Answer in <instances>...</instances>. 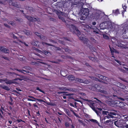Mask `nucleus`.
Returning a JSON list of instances; mask_svg holds the SVG:
<instances>
[{
  "instance_id": "obj_1",
  "label": "nucleus",
  "mask_w": 128,
  "mask_h": 128,
  "mask_svg": "<svg viewBox=\"0 0 128 128\" xmlns=\"http://www.w3.org/2000/svg\"><path fill=\"white\" fill-rule=\"evenodd\" d=\"M116 100H114L112 98H110L106 102L108 105L112 107H120L121 108L124 107V103Z\"/></svg>"
},
{
  "instance_id": "obj_2",
  "label": "nucleus",
  "mask_w": 128,
  "mask_h": 128,
  "mask_svg": "<svg viewBox=\"0 0 128 128\" xmlns=\"http://www.w3.org/2000/svg\"><path fill=\"white\" fill-rule=\"evenodd\" d=\"M68 27L70 29V31L72 32L73 33L77 34V35L80 34V32L76 26L72 24L69 25L68 26Z\"/></svg>"
},
{
  "instance_id": "obj_3",
  "label": "nucleus",
  "mask_w": 128,
  "mask_h": 128,
  "mask_svg": "<svg viewBox=\"0 0 128 128\" xmlns=\"http://www.w3.org/2000/svg\"><path fill=\"white\" fill-rule=\"evenodd\" d=\"M85 100L88 102L87 103L88 104V105L91 108L92 110L96 108L100 111H102V108H97L96 107V105H97V104L96 103H94L93 101L90 100L88 99H85Z\"/></svg>"
},
{
  "instance_id": "obj_4",
  "label": "nucleus",
  "mask_w": 128,
  "mask_h": 128,
  "mask_svg": "<svg viewBox=\"0 0 128 128\" xmlns=\"http://www.w3.org/2000/svg\"><path fill=\"white\" fill-rule=\"evenodd\" d=\"M101 12L100 11L98 10L93 13L92 15L93 18L96 20L101 19L102 18L101 16Z\"/></svg>"
},
{
  "instance_id": "obj_5",
  "label": "nucleus",
  "mask_w": 128,
  "mask_h": 128,
  "mask_svg": "<svg viewBox=\"0 0 128 128\" xmlns=\"http://www.w3.org/2000/svg\"><path fill=\"white\" fill-rule=\"evenodd\" d=\"M9 4L10 5V8H12L11 6H12L14 8H12V10H14L16 12H19V11L18 10L16 9L17 8H20V6L18 4H17L16 2H14L12 1H11L9 2Z\"/></svg>"
},
{
  "instance_id": "obj_6",
  "label": "nucleus",
  "mask_w": 128,
  "mask_h": 128,
  "mask_svg": "<svg viewBox=\"0 0 128 128\" xmlns=\"http://www.w3.org/2000/svg\"><path fill=\"white\" fill-rule=\"evenodd\" d=\"M92 88L98 90L99 92L104 89V86L101 84H96L92 86Z\"/></svg>"
},
{
  "instance_id": "obj_7",
  "label": "nucleus",
  "mask_w": 128,
  "mask_h": 128,
  "mask_svg": "<svg viewBox=\"0 0 128 128\" xmlns=\"http://www.w3.org/2000/svg\"><path fill=\"white\" fill-rule=\"evenodd\" d=\"M102 114H103L104 117L102 118V121H104L106 119H110L112 118L111 116L108 114V112L107 111L103 110Z\"/></svg>"
},
{
  "instance_id": "obj_8",
  "label": "nucleus",
  "mask_w": 128,
  "mask_h": 128,
  "mask_svg": "<svg viewBox=\"0 0 128 128\" xmlns=\"http://www.w3.org/2000/svg\"><path fill=\"white\" fill-rule=\"evenodd\" d=\"M26 17L29 21L32 22H34L36 21L38 22H40V19L38 18H34L28 15L26 16Z\"/></svg>"
},
{
  "instance_id": "obj_9",
  "label": "nucleus",
  "mask_w": 128,
  "mask_h": 128,
  "mask_svg": "<svg viewBox=\"0 0 128 128\" xmlns=\"http://www.w3.org/2000/svg\"><path fill=\"white\" fill-rule=\"evenodd\" d=\"M100 92L104 94V96L107 99L110 98H112V96L113 95L112 94L110 96V94L108 93V92L104 90V89L100 91Z\"/></svg>"
},
{
  "instance_id": "obj_10",
  "label": "nucleus",
  "mask_w": 128,
  "mask_h": 128,
  "mask_svg": "<svg viewBox=\"0 0 128 128\" xmlns=\"http://www.w3.org/2000/svg\"><path fill=\"white\" fill-rule=\"evenodd\" d=\"M82 15L88 16L89 15V10L87 8H83L81 10Z\"/></svg>"
},
{
  "instance_id": "obj_11",
  "label": "nucleus",
  "mask_w": 128,
  "mask_h": 128,
  "mask_svg": "<svg viewBox=\"0 0 128 128\" xmlns=\"http://www.w3.org/2000/svg\"><path fill=\"white\" fill-rule=\"evenodd\" d=\"M88 26V28L89 29H90L91 28H93V30H94L93 32H95L96 34H99V30L98 28L96 26H91L90 27L88 26H86V27L87 28Z\"/></svg>"
},
{
  "instance_id": "obj_12",
  "label": "nucleus",
  "mask_w": 128,
  "mask_h": 128,
  "mask_svg": "<svg viewBox=\"0 0 128 128\" xmlns=\"http://www.w3.org/2000/svg\"><path fill=\"white\" fill-rule=\"evenodd\" d=\"M112 98H113L114 100H116L119 99L122 101L125 100V98L121 97H118L116 95L114 94H113V96H112Z\"/></svg>"
},
{
  "instance_id": "obj_13",
  "label": "nucleus",
  "mask_w": 128,
  "mask_h": 128,
  "mask_svg": "<svg viewBox=\"0 0 128 128\" xmlns=\"http://www.w3.org/2000/svg\"><path fill=\"white\" fill-rule=\"evenodd\" d=\"M0 50L2 52L4 53H8L9 52V50L6 48H4V47L2 46L0 47Z\"/></svg>"
},
{
  "instance_id": "obj_14",
  "label": "nucleus",
  "mask_w": 128,
  "mask_h": 128,
  "mask_svg": "<svg viewBox=\"0 0 128 128\" xmlns=\"http://www.w3.org/2000/svg\"><path fill=\"white\" fill-rule=\"evenodd\" d=\"M62 93H63V95L66 96H71L73 94L68 93V92H58V94H60Z\"/></svg>"
},
{
  "instance_id": "obj_15",
  "label": "nucleus",
  "mask_w": 128,
  "mask_h": 128,
  "mask_svg": "<svg viewBox=\"0 0 128 128\" xmlns=\"http://www.w3.org/2000/svg\"><path fill=\"white\" fill-rule=\"evenodd\" d=\"M124 31L123 32V30H122V34L124 35V38L128 39V36H127L126 35V34H128V33L127 32H126V30H124Z\"/></svg>"
},
{
  "instance_id": "obj_16",
  "label": "nucleus",
  "mask_w": 128,
  "mask_h": 128,
  "mask_svg": "<svg viewBox=\"0 0 128 128\" xmlns=\"http://www.w3.org/2000/svg\"><path fill=\"white\" fill-rule=\"evenodd\" d=\"M4 81L5 82L6 84H10L14 83L12 80L8 79L4 80Z\"/></svg>"
},
{
  "instance_id": "obj_17",
  "label": "nucleus",
  "mask_w": 128,
  "mask_h": 128,
  "mask_svg": "<svg viewBox=\"0 0 128 128\" xmlns=\"http://www.w3.org/2000/svg\"><path fill=\"white\" fill-rule=\"evenodd\" d=\"M68 79L70 81H72L75 80L74 76L72 75H70L68 76Z\"/></svg>"
},
{
  "instance_id": "obj_18",
  "label": "nucleus",
  "mask_w": 128,
  "mask_h": 128,
  "mask_svg": "<svg viewBox=\"0 0 128 128\" xmlns=\"http://www.w3.org/2000/svg\"><path fill=\"white\" fill-rule=\"evenodd\" d=\"M0 88L3 89L7 91L10 90V88L5 85H0Z\"/></svg>"
},
{
  "instance_id": "obj_19",
  "label": "nucleus",
  "mask_w": 128,
  "mask_h": 128,
  "mask_svg": "<svg viewBox=\"0 0 128 128\" xmlns=\"http://www.w3.org/2000/svg\"><path fill=\"white\" fill-rule=\"evenodd\" d=\"M109 47L110 48V52H111L112 55V57H113L114 58H115V57L114 56V51L116 50L114 48H112V49L110 48V46H109Z\"/></svg>"
},
{
  "instance_id": "obj_20",
  "label": "nucleus",
  "mask_w": 128,
  "mask_h": 128,
  "mask_svg": "<svg viewBox=\"0 0 128 128\" xmlns=\"http://www.w3.org/2000/svg\"><path fill=\"white\" fill-rule=\"evenodd\" d=\"M6 73L10 75V76H12L15 77L16 76H20L18 74H15L14 73L10 72H6Z\"/></svg>"
},
{
  "instance_id": "obj_21",
  "label": "nucleus",
  "mask_w": 128,
  "mask_h": 128,
  "mask_svg": "<svg viewBox=\"0 0 128 128\" xmlns=\"http://www.w3.org/2000/svg\"><path fill=\"white\" fill-rule=\"evenodd\" d=\"M28 97L29 98H32L33 99H35V100H36L38 101H39L40 102H45L42 100L41 99H39L36 98H34V97L32 96H29Z\"/></svg>"
},
{
  "instance_id": "obj_22",
  "label": "nucleus",
  "mask_w": 128,
  "mask_h": 128,
  "mask_svg": "<svg viewBox=\"0 0 128 128\" xmlns=\"http://www.w3.org/2000/svg\"><path fill=\"white\" fill-rule=\"evenodd\" d=\"M89 59L91 60H92L94 62H97L98 59L97 58L92 57L90 56H89L88 57Z\"/></svg>"
},
{
  "instance_id": "obj_23",
  "label": "nucleus",
  "mask_w": 128,
  "mask_h": 128,
  "mask_svg": "<svg viewBox=\"0 0 128 128\" xmlns=\"http://www.w3.org/2000/svg\"><path fill=\"white\" fill-rule=\"evenodd\" d=\"M98 76L100 79L103 80H105L106 78H107L106 77L102 76L100 74H98Z\"/></svg>"
},
{
  "instance_id": "obj_24",
  "label": "nucleus",
  "mask_w": 128,
  "mask_h": 128,
  "mask_svg": "<svg viewBox=\"0 0 128 128\" xmlns=\"http://www.w3.org/2000/svg\"><path fill=\"white\" fill-rule=\"evenodd\" d=\"M75 81L76 82V83H82L83 82V80L79 78H75Z\"/></svg>"
},
{
  "instance_id": "obj_25",
  "label": "nucleus",
  "mask_w": 128,
  "mask_h": 128,
  "mask_svg": "<svg viewBox=\"0 0 128 128\" xmlns=\"http://www.w3.org/2000/svg\"><path fill=\"white\" fill-rule=\"evenodd\" d=\"M112 13L115 15L116 16L118 15V14H119V10L117 9L116 10H113Z\"/></svg>"
},
{
  "instance_id": "obj_26",
  "label": "nucleus",
  "mask_w": 128,
  "mask_h": 128,
  "mask_svg": "<svg viewBox=\"0 0 128 128\" xmlns=\"http://www.w3.org/2000/svg\"><path fill=\"white\" fill-rule=\"evenodd\" d=\"M108 114H109L110 116H111L112 118H113L114 117V116L112 115L116 116V112H108Z\"/></svg>"
},
{
  "instance_id": "obj_27",
  "label": "nucleus",
  "mask_w": 128,
  "mask_h": 128,
  "mask_svg": "<svg viewBox=\"0 0 128 128\" xmlns=\"http://www.w3.org/2000/svg\"><path fill=\"white\" fill-rule=\"evenodd\" d=\"M22 31L24 32L27 35L29 36L30 35V33L28 30H24Z\"/></svg>"
},
{
  "instance_id": "obj_28",
  "label": "nucleus",
  "mask_w": 128,
  "mask_h": 128,
  "mask_svg": "<svg viewBox=\"0 0 128 128\" xmlns=\"http://www.w3.org/2000/svg\"><path fill=\"white\" fill-rule=\"evenodd\" d=\"M81 0H79L77 2H76V0L75 1V2L74 3V5H76L77 6H79V4L80 3Z\"/></svg>"
},
{
  "instance_id": "obj_29",
  "label": "nucleus",
  "mask_w": 128,
  "mask_h": 128,
  "mask_svg": "<svg viewBox=\"0 0 128 128\" xmlns=\"http://www.w3.org/2000/svg\"><path fill=\"white\" fill-rule=\"evenodd\" d=\"M42 53L43 54L47 56H49L50 54V52L45 50H43L42 51Z\"/></svg>"
},
{
  "instance_id": "obj_30",
  "label": "nucleus",
  "mask_w": 128,
  "mask_h": 128,
  "mask_svg": "<svg viewBox=\"0 0 128 128\" xmlns=\"http://www.w3.org/2000/svg\"><path fill=\"white\" fill-rule=\"evenodd\" d=\"M114 124L115 126H117L118 127L119 124H120V121L118 120H116L114 122Z\"/></svg>"
},
{
  "instance_id": "obj_31",
  "label": "nucleus",
  "mask_w": 128,
  "mask_h": 128,
  "mask_svg": "<svg viewBox=\"0 0 128 128\" xmlns=\"http://www.w3.org/2000/svg\"><path fill=\"white\" fill-rule=\"evenodd\" d=\"M88 16H86L85 15H83V16H81L80 18V19L81 20H84L86 19V18Z\"/></svg>"
},
{
  "instance_id": "obj_32",
  "label": "nucleus",
  "mask_w": 128,
  "mask_h": 128,
  "mask_svg": "<svg viewBox=\"0 0 128 128\" xmlns=\"http://www.w3.org/2000/svg\"><path fill=\"white\" fill-rule=\"evenodd\" d=\"M64 49V51L66 52H70V50L68 49V47H65L64 48H63Z\"/></svg>"
},
{
  "instance_id": "obj_33",
  "label": "nucleus",
  "mask_w": 128,
  "mask_h": 128,
  "mask_svg": "<svg viewBox=\"0 0 128 128\" xmlns=\"http://www.w3.org/2000/svg\"><path fill=\"white\" fill-rule=\"evenodd\" d=\"M90 121L94 123H98V121L96 120H94L93 119H90Z\"/></svg>"
},
{
  "instance_id": "obj_34",
  "label": "nucleus",
  "mask_w": 128,
  "mask_h": 128,
  "mask_svg": "<svg viewBox=\"0 0 128 128\" xmlns=\"http://www.w3.org/2000/svg\"><path fill=\"white\" fill-rule=\"evenodd\" d=\"M16 70L17 71H18V72H21L23 73L24 74V73L23 72H26V73H28V71L27 72L26 70H18V69H17Z\"/></svg>"
},
{
  "instance_id": "obj_35",
  "label": "nucleus",
  "mask_w": 128,
  "mask_h": 128,
  "mask_svg": "<svg viewBox=\"0 0 128 128\" xmlns=\"http://www.w3.org/2000/svg\"><path fill=\"white\" fill-rule=\"evenodd\" d=\"M42 44H46L49 46H53L54 47V46L52 45L51 44H50L48 43H46V42H42Z\"/></svg>"
},
{
  "instance_id": "obj_36",
  "label": "nucleus",
  "mask_w": 128,
  "mask_h": 128,
  "mask_svg": "<svg viewBox=\"0 0 128 128\" xmlns=\"http://www.w3.org/2000/svg\"><path fill=\"white\" fill-rule=\"evenodd\" d=\"M39 38L40 39L43 41L45 40L46 39V37L42 35L41 36H40V37Z\"/></svg>"
},
{
  "instance_id": "obj_37",
  "label": "nucleus",
  "mask_w": 128,
  "mask_h": 128,
  "mask_svg": "<svg viewBox=\"0 0 128 128\" xmlns=\"http://www.w3.org/2000/svg\"><path fill=\"white\" fill-rule=\"evenodd\" d=\"M9 24H10L12 26H15V24L14 22L12 21H10L8 22Z\"/></svg>"
},
{
  "instance_id": "obj_38",
  "label": "nucleus",
  "mask_w": 128,
  "mask_h": 128,
  "mask_svg": "<svg viewBox=\"0 0 128 128\" xmlns=\"http://www.w3.org/2000/svg\"><path fill=\"white\" fill-rule=\"evenodd\" d=\"M82 83L86 84H88L90 83V81L87 79L85 80H83V82Z\"/></svg>"
},
{
  "instance_id": "obj_39",
  "label": "nucleus",
  "mask_w": 128,
  "mask_h": 128,
  "mask_svg": "<svg viewBox=\"0 0 128 128\" xmlns=\"http://www.w3.org/2000/svg\"><path fill=\"white\" fill-rule=\"evenodd\" d=\"M36 90H39L40 92L43 93H44V91L43 90H41V89L39 87H37L36 88Z\"/></svg>"
},
{
  "instance_id": "obj_40",
  "label": "nucleus",
  "mask_w": 128,
  "mask_h": 128,
  "mask_svg": "<svg viewBox=\"0 0 128 128\" xmlns=\"http://www.w3.org/2000/svg\"><path fill=\"white\" fill-rule=\"evenodd\" d=\"M90 40L92 42L94 43H96V41L93 38L91 37L90 38Z\"/></svg>"
},
{
  "instance_id": "obj_41",
  "label": "nucleus",
  "mask_w": 128,
  "mask_h": 128,
  "mask_svg": "<svg viewBox=\"0 0 128 128\" xmlns=\"http://www.w3.org/2000/svg\"><path fill=\"white\" fill-rule=\"evenodd\" d=\"M58 18H59V19H60L62 20V21H64V22H65L66 21L65 20L64 18L60 16H58Z\"/></svg>"
},
{
  "instance_id": "obj_42",
  "label": "nucleus",
  "mask_w": 128,
  "mask_h": 128,
  "mask_svg": "<svg viewBox=\"0 0 128 128\" xmlns=\"http://www.w3.org/2000/svg\"><path fill=\"white\" fill-rule=\"evenodd\" d=\"M102 36H103V37L104 39L108 40L109 38L105 34H103Z\"/></svg>"
},
{
  "instance_id": "obj_43",
  "label": "nucleus",
  "mask_w": 128,
  "mask_h": 128,
  "mask_svg": "<svg viewBox=\"0 0 128 128\" xmlns=\"http://www.w3.org/2000/svg\"><path fill=\"white\" fill-rule=\"evenodd\" d=\"M2 110H4V107L2 106L0 108V111L2 112V114H3L4 112L2 111Z\"/></svg>"
},
{
  "instance_id": "obj_44",
  "label": "nucleus",
  "mask_w": 128,
  "mask_h": 128,
  "mask_svg": "<svg viewBox=\"0 0 128 128\" xmlns=\"http://www.w3.org/2000/svg\"><path fill=\"white\" fill-rule=\"evenodd\" d=\"M93 110L95 111V112L96 113L97 115H99L100 114V112L99 111H98L95 108Z\"/></svg>"
},
{
  "instance_id": "obj_45",
  "label": "nucleus",
  "mask_w": 128,
  "mask_h": 128,
  "mask_svg": "<svg viewBox=\"0 0 128 128\" xmlns=\"http://www.w3.org/2000/svg\"><path fill=\"white\" fill-rule=\"evenodd\" d=\"M35 34L39 37L42 35L40 33H38L37 32H35Z\"/></svg>"
},
{
  "instance_id": "obj_46",
  "label": "nucleus",
  "mask_w": 128,
  "mask_h": 128,
  "mask_svg": "<svg viewBox=\"0 0 128 128\" xmlns=\"http://www.w3.org/2000/svg\"><path fill=\"white\" fill-rule=\"evenodd\" d=\"M56 14H57L58 15V16H60L59 15L60 14H62V12H60L59 11H58L56 10Z\"/></svg>"
},
{
  "instance_id": "obj_47",
  "label": "nucleus",
  "mask_w": 128,
  "mask_h": 128,
  "mask_svg": "<svg viewBox=\"0 0 128 128\" xmlns=\"http://www.w3.org/2000/svg\"><path fill=\"white\" fill-rule=\"evenodd\" d=\"M111 121V120H106V121H104V124H106L107 123H108L110 122Z\"/></svg>"
},
{
  "instance_id": "obj_48",
  "label": "nucleus",
  "mask_w": 128,
  "mask_h": 128,
  "mask_svg": "<svg viewBox=\"0 0 128 128\" xmlns=\"http://www.w3.org/2000/svg\"><path fill=\"white\" fill-rule=\"evenodd\" d=\"M27 100L28 101H36V100H35L34 99H31L30 98H28L27 99Z\"/></svg>"
},
{
  "instance_id": "obj_49",
  "label": "nucleus",
  "mask_w": 128,
  "mask_h": 128,
  "mask_svg": "<svg viewBox=\"0 0 128 128\" xmlns=\"http://www.w3.org/2000/svg\"><path fill=\"white\" fill-rule=\"evenodd\" d=\"M22 79L21 78H16L14 79V80H18L20 81H22Z\"/></svg>"
},
{
  "instance_id": "obj_50",
  "label": "nucleus",
  "mask_w": 128,
  "mask_h": 128,
  "mask_svg": "<svg viewBox=\"0 0 128 128\" xmlns=\"http://www.w3.org/2000/svg\"><path fill=\"white\" fill-rule=\"evenodd\" d=\"M4 25L6 28H10V26L6 23H4Z\"/></svg>"
},
{
  "instance_id": "obj_51",
  "label": "nucleus",
  "mask_w": 128,
  "mask_h": 128,
  "mask_svg": "<svg viewBox=\"0 0 128 128\" xmlns=\"http://www.w3.org/2000/svg\"><path fill=\"white\" fill-rule=\"evenodd\" d=\"M114 60L120 65H121V62L120 61L116 60V59H115Z\"/></svg>"
},
{
  "instance_id": "obj_52",
  "label": "nucleus",
  "mask_w": 128,
  "mask_h": 128,
  "mask_svg": "<svg viewBox=\"0 0 128 128\" xmlns=\"http://www.w3.org/2000/svg\"><path fill=\"white\" fill-rule=\"evenodd\" d=\"M65 126L67 127H68L69 126V123L67 122H66V123H65Z\"/></svg>"
},
{
  "instance_id": "obj_53",
  "label": "nucleus",
  "mask_w": 128,
  "mask_h": 128,
  "mask_svg": "<svg viewBox=\"0 0 128 128\" xmlns=\"http://www.w3.org/2000/svg\"><path fill=\"white\" fill-rule=\"evenodd\" d=\"M79 38L80 40H84L86 39L84 37H79Z\"/></svg>"
},
{
  "instance_id": "obj_54",
  "label": "nucleus",
  "mask_w": 128,
  "mask_h": 128,
  "mask_svg": "<svg viewBox=\"0 0 128 128\" xmlns=\"http://www.w3.org/2000/svg\"><path fill=\"white\" fill-rule=\"evenodd\" d=\"M64 111L65 113L66 114L68 112H69V110L67 108L65 109L64 110Z\"/></svg>"
},
{
  "instance_id": "obj_55",
  "label": "nucleus",
  "mask_w": 128,
  "mask_h": 128,
  "mask_svg": "<svg viewBox=\"0 0 128 128\" xmlns=\"http://www.w3.org/2000/svg\"><path fill=\"white\" fill-rule=\"evenodd\" d=\"M89 77L92 79L95 80L96 79V78L95 77H94L93 76H89Z\"/></svg>"
},
{
  "instance_id": "obj_56",
  "label": "nucleus",
  "mask_w": 128,
  "mask_h": 128,
  "mask_svg": "<svg viewBox=\"0 0 128 128\" xmlns=\"http://www.w3.org/2000/svg\"><path fill=\"white\" fill-rule=\"evenodd\" d=\"M128 94H126V98H125V99L126 100L128 101Z\"/></svg>"
},
{
  "instance_id": "obj_57",
  "label": "nucleus",
  "mask_w": 128,
  "mask_h": 128,
  "mask_svg": "<svg viewBox=\"0 0 128 128\" xmlns=\"http://www.w3.org/2000/svg\"><path fill=\"white\" fill-rule=\"evenodd\" d=\"M16 121L18 123H19V122H24V121L22 120H21V119H20V120H17Z\"/></svg>"
},
{
  "instance_id": "obj_58",
  "label": "nucleus",
  "mask_w": 128,
  "mask_h": 128,
  "mask_svg": "<svg viewBox=\"0 0 128 128\" xmlns=\"http://www.w3.org/2000/svg\"><path fill=\"white\" fill-rule=\"evenodd\" d=\"M122 6L123 8H124V10L125 11H126V6L125 5L123 6L122 5Z\"/></svg>"
},
{
  "instance_id": "obj_59",
  "label": "nucleus",
  "mask_w": 128,
  "mask_h": 128,
  "mask_svg": "<svg viewBox=\"0 0 128 128\" xmlns=\"http://www.w3.org/2000/svg\"><path fill=\"white\" fill-rule=\"evenodd\" d=\"M50 62L52 63H55L56 64H58L59 62H58L57 61H50Z\"/></svg>"
},
{
  "instance_id": "obj_60",
  "label": "nucleus",
  "mask_w": 128,
  "mask_h": 128,
  "mask_svg": "<svg viewBox=\"0 0 128 128\" xmlns=\"http://www.w3.org/2000/svg\"><path fill=\"white\" fill-rule=\"evenodd\" d=\"M12 35V36H13V37L14 38V39H17V37L15 35H14L13 33H12V34H11Z\"/></svg>"
},
{
  "instance_id": "obj_61",
  "label": "nucleus",
  "mask_w": 128,
  "mask_h": 128,
  "mask_svg": "<svg viewBox=\"0 0 128 128\" xmlns=\"http://www.w3.org/2000/svg\"><path fill=\"white\" fill-rule=\"evenodd\" d=\"M66 114L70 117L71 116V114L70 112H69Z\"/></svg>"
},
{
  "instance_id": "obj_62",
  "label": "nucleus",
  "mask_w": 128,
  "mask_h": 128,
  "mask_svg": "<svg viewBox=\"0 0 128 128\" xmlns=\"http://www.w3.org/2000/svg\"><path fill=\"white\" fill-rule=\"evenodd\" d=\"M70 111L72 112L73 114H74V116H78L77 115V114L76 113H75V112H74V111L71 110H70Z\"/></svg>"
},
{
  "instance_id": "obj_63",
  "label": "nucleus",
  "mask_w": 128,
  "mask_h": 128,
  "mask_svg": "<svg viewBox=\"0 0 128 128\" xmlns=\"http://www.w3.org/2000/svg\"><path fill=\"white\" fill-rule=\"evenodd\" d=\"M60 42L62 44H64L65 42L64 40H60Z\"/></svg>"
},
{
  "instance_id": "obj_64",
  "label": "nucleus",
  "mask_w": 128,
  "mask_h": 128,
  "mask_svg": "<svg viewBox=\"0 0 128 128\" xmlns=\"http://www.w3.org/2000/svg\"><path fill=\"white\" fill-rule=\"evenodd\" d=\"M49 41H50L51 42L56 43V42L55 41L52 40L51 39H49Z\"/></svg>"
}]
</instances>
